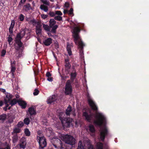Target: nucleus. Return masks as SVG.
<instances>
[{"label": "nucleus", "instance_id": "obj_1", "mask_svg": "<svg viewBox=\"0 0 149 149\" xmlns=\"http://www.w3.org/2000/svg\"><path fill=\"white\" fill-rule=\"evenodd\" d=\"M95 118L96 119L94 121L93 123L95 125L99 127H101L106 121L105 117L100 113H96Z\"/></svg>", "mask_w": 149, "mask_h": 149}, {"label": "nucleus", "instance_id": "obj_2", "mask_svg": "<svg viewBox=\"0 0 149 149\" xmlns=\"http://www.w3.org/2000/svg\"><path fill=\"white\" fill-rule=\"evenodd\" d=\"M64 128H69L73 126V119L71 118H63L60 116L59 117Z\"/></svg>", "mask_w": 149, "mask_h": 149}, {"label": "nucleus", "instance_id": "obj_3", "mask_svg": "<svg viewBox=\"0 0 149 149\" xmlns=\"http://www.w3.org/2000/svg\"><path fill=\"white\" fill-rule=\"evenodd\" d=\"M80 38H74V41L77 45H78L80 48L79 50V54L81 58L83 59L84 58L83 48L85 46V45L83 41L79 39Z\"/></svg>", "mask_w": 149, "mask_h": 149}, {"label": "nucleus", "instance_id": "obj_4", "mask_svg": "<svg viewBox=\"0 0 149 149\" xmlns=\"http://www.w3.org/2000/svg\"><path fill=\"white\" fill-rule=\"evenodd\" d=\"M64 141L66 144H69L71 146L74 145L75 143V139L70 135L66 134L63 137Z\"/></svg>", "mask_w": 149, "mask_h": 149}, {"label": "nucleus", "instance_id": "obj_5", "mask_svg": "<svg viewBox=\"0 0 149 149\" xmlns=\"http://www.w3.org/2000/svg\"><path fill=\"white\" fill-rule=\"evenodd\" d=\"M72 91V87L70 81L69 80L66 82L65 88V94L66 95H70Z\"/></svg>", "mask_w": 149, "mask_h": 149}, {"label": "nucleus", "instance_id": "obj_6", "mask_svg": "<svg viewBox=\"0 0 149 149\" xmlns=\"http://www.w3.org/2000/svg\"><path fill=\"white\" fill-rule=\"evenodd\" d=\"M49 26L52 29L51 30L52 33L54 34L56 33V29L58 28V26L57 25H55L56 23V21L54 19H51L49 22Z\"/></svg>", "mask_w": 149, "mask_h": 149}, {"label": "nucleus", "instance_id": "obj_7", "mask_svg": "<svg viewBox=\"0 0 149 149\" xmlns=\"http://www.w3.org/2000/svg\"><path fill=\"white\" fill-rule=\"evenodd\" d=\"M53 146L56 148H57L62 143V141L58 138H53L51 140Z\"/></svg>", "mask_w": 149, "mask_h": 149}, {"label": "nucleus", "instance_id": "obj_8", "mask_svg": "<svg viewBox=\"0 0 149 149\" xmlns=\"http://www.w3.org/2000/svg\"><path fill=\"white\" fill-rule=\"evenodd\" d=\"M88 101L90 106L94 111H97L98 108L93 101L88 96Z\"/></svg>", "mask_w": 149, "mask_h": 149}, {"label": "nucleus", "instance_id": "obj_9", "mask_svg": "<svg viewBox=\"0 0 149 149\" xmlns=\"http://www.w3.org/2000/svg\"><path fill=\"white\" fill-rule=\"evenodd\" d=\"M38 143L39 144V149H44L47 145L46 139L43 137H39Z\"/></svg>", "mask_w": 149, "mask_h": 149}, {"label": "nucleus", "instance_id": "obj_10", "mask_svg": "<svg viewBox=\"0 0 149 149\" xmlns=\"http://www.w3.org/2000/svg\"><path fill=\"white\" fill-rule=\"evenodd\" d=\"M108 133L107 129L105 127L100 132V139L102 141H104L105 137Z\"/></svg>", "mask_w": 149, "mask_h": 149}, {"label": "nucleus", "instance_id": "obj_11", "mask_svg": "<svg viewBox=\"0 0 149 149\" xmlns=\"http://www.w3.org/2000/svg\"><path fill=\"white\" fill-rule=\"evenodd\" d=\"M83 116L85 117V119L88 122H90L93 119V114L90 112L88 114L87 112L85 111L83 113Z\"/></svg>", "mask_w": 149, "mask_h": 149}, {"label": "nucleus", "instance_id": "obj_12", "mask_svg": "<svg viewBox=\"0 0 149 149\" xmlns=\"http://www.w3.org/2000/svg\"><path fill=\"white\" fill-rule=\"evenodd\" d=\"M26 144V139L24 137H22L20 140L19 145L20 148L24 149Z\"/></svg>", "mask_w": 149, "mask_h": 149}, {"label": "nucleus", "instance_id": "obj_13", "mask_svg": "<svg viewBox=\"0 0 149 149\" xmlns=\"http://www.w3.org/2000/svg\"><path fill=\"white\" fill-rule=\"evenodd\" d=\"M80 31L79 27L77 26L74 28L73 32V37H79V33Z\"/></svg>", "mask_w": 149, "mask_h": 149}, {"label": "nucleus", "instance_id": "obj_14", "mask_svg": "<svg viewBox=\"0 0 149 149\" xmlns=\"http://www.w3.org/2000/svg\"><path fill=\"white\" fill-rule=\"evenodd\" d=\"M73 70L70 74V79L72 82L74 81L77 75V73L74 67H72Z\"/></svg>", "mask_w": 149, "mask_h": 149}, {"label": "nucleus", "instance_id": "obj_15", "mask_svg": "<svg viewBox=\"0 0 149 149\" xmlns=\"http://www.w3.org/2000/svg\"><path fill=\"white\" fill-rule=\"evenodd\" d=\"M52 42V39L51 38H47L43 39V43L46 46H48L51 45Z\"/></svg>", "mask_w": 149, "mask_h": 149}, {"label": "nucleus", "instance_id": "obj_16", "mask_svg": "<svg viewBox=\"0 0 149 149\" xmlns=\"http://www.w3.org/2000/svg\"><path fill=\"white\" fill-rule=\"evenodd\" d=\"M18 104L22 109H25L27 105V103L26 102L20 99L18 100Z\"/></svg>", "mask_w": 149, "mask_h": 149}, {"label": "nucleus", "instance_id": "obj_17", "mask_svg": "<svg viewBox=\"0 0 149 149\" xmlns=\"http://www.w3.org/2000/svg\"><path fill=\"white\" fill-rule=\"evenodd\" d=\"M28 112L30 114V118L31 119V117L33 115H35L36 114V109H35L34 107H32L29 108L28 109Z\"/></svg>", "mask_w": 149, "mask_h": 149}, {"label": "nucleus", "instance_id": "obj_18", "mask_svg": "<svg viewBox=\"0 0 149 149\" xmlns=\"http://www.w3.org/2000/svg\"><path fill=\"white\" fill-rule=\"evenodd\" d=\"M43 27L45 30L48 32L47 33V34L49 36H52L51 34L52 33L51 31V30L52 29L51 28H51L49 26H48V25L44 24H43Z\"/></svg>", "mask_w": 149, "mask_h": 149}, {"label": "nucleus", "instance_id": "obj_19", "mask_svg": "<svg viewBox=\"0 0 149 149\" xmlns=\"http://www.w3.org/2000/svg\"><path fill=\"white\" fill-rule=\"evenodd\" d=\"M57 99L56 96L55 95H53L49 97L47 100L48 104H51L53 102H55Z\"/></svg>", "mask_w": 149, "mask_h": 149}, {"label": "nucleus", "instance_id": "obj_20", "mask_svg": "<svg viewBox=\"0 0 149 149\" xmlns=\"http://www.w3.org/2000/svg\"><path fill=\"white\" fill-rule=\"evenodd\" d=\"M25 34V31L24 29H21L20 32L16 34L15 37H23Z\"/></svg>", "mask_w": 149, "mask_h": 149}, {"label": "nucleus", "instance_id": "obj_21", "mask_svg": "<svg viewBox=\"0 0 149 149\" xmlns=\"http://www.w3.org/2000/svg\"><path fill=\"white\" fill-rule=\"evenodd\" d=\"M13 97V95L10 93H7L6 94V98L4 99V102H5V100H6L7 103H8L12 99Z\"/></svg>", "mask_w": 149, "mask_h": 149}, {"label": "nucleus", "instance_id": "obj_22", "mask_svg": "<svg viewBox=\"0 0 149 149\" xmlns=\"http://www.w3.org/2000/svg\"><path fill=\"white\" fill-rule=\"evenodd\" d=\"M22 38H15V42L18 45L19 48L22 47L23 45V43L21 41V39Z\"/></svg>", "mask_w": 149, "mask_h": 149}, {"label": "nucleus", "instance_id": "obj_23", "mask_svg": "<svg viewBox=\"0 0 149 149\" xmlns=\"http://www.w3.org/2000/svg\"><path fill=\"white\" fill-rule=\"evenodd\" d=\"M7 116L6 114L3 113L0 115V123H3L7 119Z\"/></svg>", "mask_w": 149, "mask_h": 149}, {"label": "nucleus", "instance_id": "obj_24", "mask_svg": "<svg viewBox=\"0 0 149 149\" xmlns=\"http://www.w3.org/2000/svg\"><path fill=\"white\" fill-rule=\"evenodd\" d=\"M72 107L70 105H68L65 110V114L67 116H70L72 111Z\"/></svg>", "mask_w": 149, "mask_h": 149}, {"label": "nucleus", "instance_id": "obj_25", "mask_svg": "<svg viewBox=\"0 0 149 149\" xmlns=\"http://www.w3.org/2000/svg\"><path fill=\"white\" fill-rule=\"evenodd\" d=\"M80 141H79L80 142ZM79 146L78 147L77 149H84V146H83V144H81V142L80 145L79 146ZM87 149H94L93 147V145H89L88 146V147Z\"/></svg>", "mask_w": 149, "mask_h": 149}, {"label": "nucleus", "instance_id": "obj_26", "mask_svg": "<svg viewBox=\"0 0 149 149\" xmlns=\"http://www.w3.org/2000/svg\"><path fill=\"white\" fill-rule=\"evenodd\" d=\"M15 118V116L13 114H10L8 117V122L9 123H11L13 122V120Z\"/></svg>", "mask_w": 149, "mask_h": 149}, {"label": "nucleus", "instance_id": "obj_27", "mask_svg": "<svg viewBox=\"0 0 149 149\" xmlns=\"http://www.w3.org/2000/svg\"><path fill=\"white\" fill-rule=\"evenodd\" d=\"M71 67V65L70 63H65V70L69 73Z\"/></svg>", "mask_w": 149, "mask_h": 149}, {"label": "nucleus", "instance_id": "obj_28", "mask_svg": "<svg viewBox=\"0 0 149 149\" xmlns=\"http://www.w3.org/2000/svg\"><path fill=\"white\" fill-rule=\"evenodd\" d=\"M24 9L25 11H28V10L32 9V7L31 5L29 3H27L24 5Z\"/></svg>", "mask_w": 149, "mask_h": 149}, {"label": "nucleus", "instance_id": "obj_29", "mask_svg": "<svg viewBox=\"0 0 149 149\" xmlns=\"http://www.w3.org/2000/svg\"><path fill=\"white\" fill-rule=\"evenodd\" d=\"M66 49L67 51L70 56L72 54V52L71 50V45H70L69 42L67 43V45L66 46Z\"/></svg>", "mask_w": 149, "mask_h": 149}, {"label": "nucleus", "instance_id": "obj_30", "mask_svg": "<svg viewBox=\"0 0 149 149\" xmlns=\"http://www.w3.org/2000/svg\"><path fill=\"white\" fill-rule=\"evenodd\" d=\"M8 103H9V104L11 106H12L16 104L17 103H18V100H17L15 98H14L12 100H11Z\"/></svg>", "mask_w": 149, "mask_h": 149}, {"label": "nucleus", "instance_id": "obj_31", "mask_svg": "<svg viewBox=\"0 0 149 149\" xmlns=\"http://www.w3.org/2000/svg\"><path fill=\"white\" fill-rule=\"evenodd\" d=\"M67 144L65 143H62L56 148L57 149H68Z\"/></svg>", "mask_w": 149, "mask_h": 149}, {"label": "nucleus", "instance_id": "obj_32", "mask_svg": "<svg viewBox=\"0 0 149 149\" xmlns=\"http://www.w3.org/2000/svg\"><path fill=\"white\" fill-rule=\"evenodd\" d=\"M97 149H103V144L100 142H98L96 143Z\"/></svg>", "mask_w": 149, "mask_h": 149}, {"label": "nucleus", "instance_id": "obj_33", "mask_svg": "<svg viewBox=\"0 0 149 149\" xmlns=\"http://www.w3.org/2000/svg\"><path fill=\"white\" fill-rule=\"evenodd\" d=\"M18 140V136L17 134L14 135L13 137V143H16Z\"/></svg>", "mask_w": 149, "mask_h": 149}, {"label": "nucleus", "instance_id": "obj_34", "mask_svg": "<svg viewBox=\"0 0 149 149\" xmlns=\"http://www.w3.org/2000/svg\"><path fill=\"white\" fill-rule=\"evenodd\" d=\"M89 130L92 133H95V130L94 126L91 124H90L89 126Z\"/></svg>", "mask_w": 149, "mask_h": 149}, {"label": "nucleus", "instance_id": "obj_35", "mask_svg": "<svg viewBox=\"0 0 149 149\" xmlns=\"http://www.w3.org/2000/svg\"><path fill=\"white\" fill-rule=\"evenodd\" d=\"M13 28H11L10 27L9 29V31L10 34L9 36V37H11L12 36H15V35L14 33V32H13Z\"/></svg>", "mask_w": 149, "mask_h": 149}, {"label": "nucleus", "instance_id": "obj_36", "mask_svg": "<svg viewBox=\"0 0 149 149\" xmlns=\"http://www.w3.org/2000/svg\"><path fill=\"white\" fill-rule=\"evenodd\" d=\"M40 8L42 10H43L45 12H47L48 10V7L44 5H41L40 6Z\"/></svg>", "mask_w": 149, "mask_h": 149}, {"label": "nucleus", "instance_id": "obj_37", "mask_svg": "<svg viewBox=\"0 0 149 149\" xmlns=\"http://www.w3.org/2000/svg\"><path fill=\"white\" fill-rule=\"evenodd\" d=\"M24 133L26 136H29L30 135V132L27 128H26L24 130Z\"/></svg>", "mask_w": 149, "mask_h": 149}, {"label": "nucleus", "instance_id": "obj_38", "mask_svg": "<svg viewBox=\"0 0 149 149\" xmlns=\"http://www.w3.org/2000/svg\"><path fill=\"white\" fill-rule=\"evenodd\" d=\"M30 120L29 118H26L24 120V123L26 125H28L29 124Z\"/></svg>", "mask_w": 149, "mask_h": 149}, {"label": "nucleus", "instance_id": "obj_39", "mask_svg": "<svg viewBox=\"0 0 149 149\" xmlns=\"http://www.w3.org/2000/svg\"><path fill=\"white\" fill-rule=\"evenodd\" d=\"M21 129L18 127H16L13 130V132L15 133H19L21 132Z\"/></svg>", "mask_w": 149, "mask_h": 149}, {"label": "nucleus", "instance_id": "obj_40", "mask_svg": "<svg viewBox=\"0 0 149 149\" xmlns=\"http://www.w3.org/2000/svg\"><path fill=\"white\" fill-rule=\"evenodd\" d=\"M24 124L23 122L20 121L18 123L17 125V126L18 128H21L24 126Z\"/></svg>", "mask_w": 149, "mask_h": 149}, {"label": "nucleus", "instance_id": "obj_41", "mask_svg": "<svg viewBox=\"0 0 149 149\" xmlns=\"http://www.w3.org/2000/svg\"><path fill=\"white\" fill-rule=\"evenodd\" d=\"M54 45L55 49L58 51L59 49V43L57 41L54 43Z\"/></svg>", "mask_w": 149, "mask_h": 149}, {"label": "nucleus", "instance_id": "obj_42", "mask_svg": "<svg viewBox=\"0 0 149 149\" xmlns=\"http://www.w3.org/2000/svg\"><path fill=\"white\" fill-rule=\"evenodd\" d=\"M42 25L41 24V22L40 21H38L36 24V28H41Z\"/></svg>", "mask_w": 149, "mask_h": 149}, {"label": "nucleus", "instance_id": "obj_43", "mask_svg": "<svg viewBox=\"0 0 149 149\" xmlns=\"http://www.w3.org/2000/svg\"><path fill=\"white\" fill-rule=\"evenodd\" d=\"M38 21L37 20L35 19L31 20L30 21V24H31L33 26H35L36 25Z\"/></svg>", "mask_w": 149, "mask_h": 149}, {"label": "nucleus", "instance_id": "obj_44", "mask_svg": "<svg viewBox=\"0 0 149 149\" xmlns=\"http://www.w3.org/2000/svg\"><path fill=\"white\" fill-rule=\"evenodd\" d=\"M36 32L38 36L41 34L42 32V29L41 28H36Z\"/></svg>", "mask_w": 149, "mask_h": 149}, {"label": "nucleus", "instance_id": "obj_45", "mask_svg": "<svg viewBox=\"0 0 149 149\" xmlns=\"http://www.w3.org/2000/svg\"><path fill=\"white\" fill-rule=\"evenodd\" d=\"M54 20L58 21H61L62 19V17L60 16H56L54 17Z\"/></svg>", "mask_w": 149, "mask_h": 149}, {"label": "nucleus", "instance_id": "obj_46", "mask_svg": "<svg viewBox=\"0 0 149 149\" xmlns=\"http://www.w3.org/2000/svg\"><path fill=\"white\" fill-rule=\"evenodd\" d=\"M5 104L6 105V106L3 108V110L6 111L8 109L7 108L8 107L9 104H8V103H7V101L5 100V102H4Z\"/></svg>", "mask_w": 149, "mask_h": 149}, {"label": "nucleus", "instance_id": "obj_47", "mask_svg": "<svg viewBox=\"0 0 149 149\" xmlns=\"http://www.w3.org/2000/svg\"><path fill=\"white\" fill-rule=\"evenodd\" d=\"M24 16L23 14H21L20 15L19 17V19L20 21H23L24 19Z\"/></svg>", "mask_w": 149, "mask_h": 149}, {"label": "nucleus", "instance_id": "obj_48", "mask_svg": "<svg viewBox=\"0 0 149 149\" xmlns=\"http://www.w3.org/2000/svg\"><path fill=\"white\" fill-rule=\"evenodd\" d=\"M6 50L5 49H3L1 52V57H4L6 54Z\"/></svg>", "mask_w": 149, "mask_h": 149}, {"label": "nucleus", "instance_id": "obj_49", "mask_svg": "<svg viewBox=\"0 0 149 149\" xmlns=\"http://www.w3.org/2000/svg\"><path fill=\"white\" fill-rule=\"evenodd\" d=\"M39 91L37 89H35L33 93V94L34 95H37L39 94Z\"/></svg>", "mask_w": 149, "mask_h": 149}, {"label": "nucleus", "instance_id": "obj_50", "mask_svg": "<svg viewBox=\"0 0 149 149\" xmlns=\"http://www.w3.org/2000/svg\"><path fill=\"white\" fill-rule=\"evenodd\" d=\"M55 15H58V16L62 15L63 14L61 11L59 10H57L55 11Z\"/></svg>", "mask_w": 149, "mask_h": 149}, {"label": "nucleus", "instance_id": "obj_51", "mask_svg": "<svg viewBox=\"0 0 149 149\" xmlns=\"http://www.w3.org/2000/svg\"><path fill=\"white\" fill-rule=\"evenodd\" d=\"M48 14L51 17H53L55 15V14L54 12L51 11L49 12Z\"/></svg>", "mask_w": 149, "mask_h": 149}, {"label": "nucleus", "instance_id": "obj_52", "mask_svg": "<svg viewBox=\"0 0 149 149\" xmlns=\"http://www.w3.org/2000/svg\"><path fill=\"white\" fill-rule=\"evenodd\" d=\"M15 24V22L14 20H12L11 21V24L10 27L13 28Z\"/></svg>", "mask_w": 149, "mask_h": 149}, {"label": "nucleus", "instance_id": "obj_53", "mask_svg": "<svg viewBox=\"0 0 149 149\" xmlns=\"http://www.w3.org/2000/svg\"><path fill=\"white\" fill-rule=\"evenodd\" d=\"M42 2L44 4L49 5V2L47 1V0H42Z\"/></svg>", "mask_w": 149, "mask_h": 149}, {"label": "nucleus", "instance_id": "obj_54", "mask_svg": "<svg viewBox=\"0 0 149 149\" xmlns=\"http://www.w3.org/2000/svg\"><path fill=\"white\" fill-rule=\"evenodd\" d=\"M16 70V68L15 66H11V72L13 74L14 72H15Z\"/></svg>", "mask_w": 149, "mask_h": 149}, {"label": "nucleus", "instance_id": "obj_55", "mask_svg": "<svg viewBox=\"0 0 149 149\" xmlns=\"http://www.w3.org/2000/svg\"><path fill=\"white\" fill-rule=\"evenodd\" d=\"M26 0H21L19 2V3L18 6H21L22 4L24 3L26 1Z\"/></svg>", "mask_w": 149, "mask_h": 149}, {"label": "nucleus", "instance_id": "obj_56", "mask_svg": "<svg viewBox=\"0 0 149 149\" xmlns=\"http://www.w3.org/2000/svg\"><path fill=\"white\" fill-rule=\"evenodd\" d=\"M41 17L43 19H45L47 17L48 15H47L42 14L41 15Z\"/></svg>", "mask_w": 149, "mask_h": 149}, {"label": "nucleus", "instance_id": "obj_57", "mask_svg": "<svg viewBox=\"0 0 149 149\" xmlns=\"http://www.w3.org/2000/svg\"><path fill=\"white\" fill-rule=\"evenodd\" d=\"M37 38V40L41 44H42V45H44V44L43 43V40H42L41 39V38Z\"/></svg>", "mask_w": 149, "mask_h": 149}, {"label": "nucleus", "instance_id": "obj_58", "mask_svg": "<svg viewBox=\"0 0 149 149\" xmlns=\"http://www.w3.org/2000/svg\"><path fill=\"white\" fill-rule=\"evenodd\" d=\"M73 10L72 8H71L70 10L68 11V13L69 15H72L73 13Z\"/></svg>", "mask_w": 149, "mask_h": 149}, {"label": "nucleus", "instance_id": "obj_59", "mask_svg": "<svg viewBox=\"0 0 149 149\" xmlns=\"http://www.w3.org/2000/svg\"><path fill=\"white\" fill-rule=\"evenodd\" d=\"M70 59L69 58H67L65 59V63H70L69 62Z\"/></svg>", "mask_w": 149, "mask_h": 149}, {"label": "nucleus", "instance_id": "obj_60", "mask_svg": "<svg viewBox=\"0 0 149 149\" xmlns=\"http://www.w3.org/2000/svg\"><path fill=\"white\" fill-rule=\"evenodd\" d=\"M16 64V61H13V62H11V66H15Z\"/></svg>", "mask_w": 149, "mask_h": 149}, {"label": "nucleus", "instance_id": "obj_61", "mask_svg": "<svg viewBox=\"0 0 149 149\" xmlns=\"http://www.w3.org/2000/svg\"><path fill=\"white\" fill-rule=\"evenodd\" d=\"M13 40V38H8V41L9 44L10 45L11 42Z\"/></svg>", "mask_w": 149, "mask_h": 149}, {"label": "nucleus", "instance_id": "obj_62", "mask_svg": "<svg viewBox=\"0 0 149 149\" xmlns=\"http://www.w3.org/2000/svg\"><path fill=\"white\" fill-rule=\"evenodd\" d=\"M46 76L47 77H50L51 76V74L49 72H48L46 73Z\"/></svg>", "mask_w": 149, "mask_h": 149}, {"label": "nucleus", "instance_id": "obj_63", "mask_svg": "<svg viewBox=\"0 0 149 149\" xmlns=\"http://www.w3.org/2000/svg\"><path fill=\"white\" fill-rule=\"evenodd\" d=\"M69 4L68 2H66L64 4L65 6L66 7L68 8L69 6Z\"/></svg>", "mask_w": 149, "mask_h": 149}, {"label": "nucleus", "instance_id": "obj_64", "mask_svg": "<svg viewBox=\"0 0 149 149\" xmlns=\"http://www.w3.org/2000/svg\"><path fill=\"white\" fill-rule=\"evenodd\" d=\"M47 80L50 81H52L53 80L52 77H48V78H47Z\"/></svg>", "mask_w": 149, "mask_h": 149}]
</instances>
